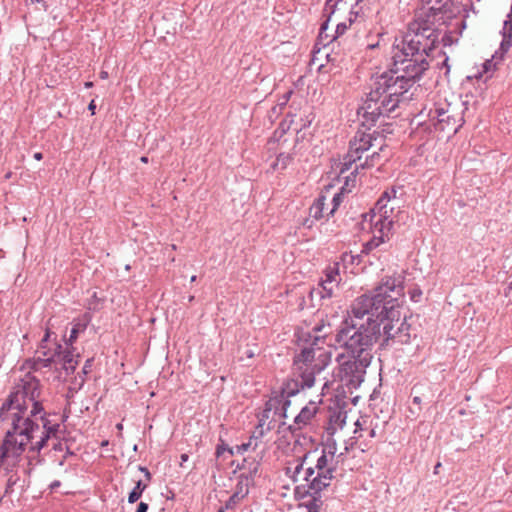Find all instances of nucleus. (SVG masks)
Returning a JSON list of instances; mask_svg holds the SVG:
<instances>
[{"mask_svg": "<svg viewBox=\"0 0 512 512\" xmlns=\"http://www.w3.org/2000/svg\"><path fill=\"white\" fill-rule=\"evenodd\" d=\"M91 318L88 314H85L81 319H78L76 322L73 323L70 336L66 340V346L70 347L73 345V343L77 340L78 335L80 333H83L90 322Z\"/></svg>", "mask_w": 512, "mask_h": 512, "instance_id": "aec40b11", "label": "nucleus"}, {"mask_svg": "<svg viewBox=\"0 0 512 512\" xmlns=\"http://www.w3.org/2000/svg\"><path fill=\"white\" fill-rule=\"evenodd\" d=\"M377 232H374V237L366 244L365 249L366 250H372L376 247H378L381 243L385 241V237L388 238L389 235H382V233H379L380 235H376Z\"/></svg>", "mask_w": 512, "mask_h": 512, "instance_id": "c85d7f7f", "label": "nucleus"}, {"mask_svg": "<svg viewBox=\"0 0 512 512\" xmlns=\"http://www.w3.org/2000/svg\"><path fill=\"white\" fill-rule=\"evenodd\" d=\"M310 457V452H306L304 455L296 457L295 459L289 461L285 468V475L290 478L293 483H299L296 486V491L298 493H303L304 495L310 496V489H308V481L305 478V472L307 460Z\"/></svg>", "mask_w": 512, "mask_h": 512, "instance_id": "dca6fc26", "label": "nucleus"}, {"mask_svg": "<svg viewBox=\"0 0 512 512\" xmlns=\"http://www.w3.org/2000/svg\"><path fill=\"white\" fill-rule=\"evenodd\" d=\"M357 318L352 309L335 334V343L348 354H371L373 345L381 336L380 323L372 315Z\"/></svg>", "mask_w": 512, "mask_h": 512, "instance_id": "423d86ee", "label": "nucleus"}, {"mask_svg": "<svg viewBox=\"0 0 512 512\" xmlns=\"http://www.w3.org/2000/svg\"><path fill=\"white\" fill-rule=\"evenodd\" d=\"M375 132L369 133L366 130L359 129L349 142V150L343 159V166L349 169L352 164L361 160L362 154L373 146V141L377 138Z\"/></svg>", "mask_w": 512, "mask_h": 512, "instance_id": "ddd939ff", "label": "nucleus"}, {"mask_svg": "<svg viewBox=\"0 0 512 512\" xmlns=\"http://www.w3.org/2000/svg\"><path fill=\"white\" fill-rule=\"evenodd\" d=\"M380 158V152L375 151L371 155L367 156L364 162L360 163L359 165H356V169H358L359 167H361L362 169L374 167L380 162Z\"/></svg>", "mask_w": 512, "mask_h": 512, "instance_id": "bb28decb", "label": "nucleus"}, {"mask_svg": "<svg viewBox=\"0 0 512 512\" xmlns=\"http://www.w3.org/2000/svg\"><path fill=\"white\" fill-rule=\"evenodd\" d=\"M34 159L40 161L43 159V154L41 152H36L34 155H33Z\"/></svg>", "mask_w": 512, "mask_h": 512, "instance_id": "5fc2aeb1", "label": "nucleus"}, {"mask_svg": "<svg viewBox=\"0 0 512 512\" xmlns=\"http://www.w3.org/2000/svg\"><path fill=\"white\" fill-rule=\"evenodd\" d=\"M355 429L353 431V436H351L345 442V452H349L355 448L360 449L361 451H366L369 448V442L361 441L364 437L362 431H368L369 438L376 437V424H373V420H371L368 416H361L358 418L354 424Z\"/></svg>", "mask_w": 512, "mask_h": 512, "instance_id": "2eb2a0df", "label": "nucleus"}, {"mask_svg": "<svg viewBox=\"0 0 512 512\" xmlns=\"http://www.w3.org/2000/svg\"><path fill=\"white\" fill-rule=\"evenodd\" d=\"M148 510V504L144 502H140L138 504L136 512H147Z\"/></svg>", "mask_w": 512, "mask_h": 512, "instance_id": "49530a36", "label": "nucleus"}, {"mask_svg": "<svg viewBox=\"0 0 512 512\" xmlns=\"http://www.w3.org/2000/svg\"><path fill=\"white\" fill-rule=\"evenodd\" d=\"M61 485V482L58 481V480H55L53 481L51 484H50V488L51 490H55L56 488H58L59 486Z\"/></svg>", "mask_w": 512, "mask_h": 512, "instance_id": "3c124183", "label": "nucleus"}, {"mask_svg": "<svg viewBox=\"0 0 512 512\" xmlns=\"http://www.w3.org/2000/svg\"><path fill=\"white\" fill-rule=\"evenodd\" d=\"M407 61L393 59V68L380 75L372 76L369 83V92L358 108V115L363 118L362 125L374 126L380 117L388 116L407 99L405 94L412 87L416 79L422 75H414L404 67Z\"/></svg>", "mask_w": 512, "mask_h": 512, "instance_id": "20e7f679", "label": "nucleus"}, {"mask_svg": "<svg viewBox=\"0 0 512 512\" xmlns=\"http://www.w3.org/2000/svg\"><path fill=\"white\" fill-rule=\"evenodd\" d=\"M42 389L39 379L30 372L16 382L8 399L0 408V423L6 424L1 456L6 455L8 462L21 452L23 441L30 439V434L37 429V423L31 417L44 413Z\"/></svg>", "mask_w": 512, "mask_h": 512, "instance_id": "f03ea898", "label": "nucleus"}, {"mask_svg": "<svg viewBox=\"0 0 512 512\" xmlns=\"http://www.w3.org/2000/svg\"><path fill=\"white\" fill-rule=\"evenodd\" d=\"M444 6L422 8L415 14L407 31L396 39L392 59L407 61L404 67L414 75H422L429 67L428 57L439 38V26L445 23Z\"/></svg>", "mask_w": 512, "mask_h": 512, "instance_id": "7ed1b4c3", "label": "nucleus"}, {"mask_svg": "<svg viewBox=\"0 0 512 512\" xmlns=\"http://www.w3.org/2000/svg\"><path fill=\"white\" fill-rule=\"evenodd\" d=\"M235 492H242V493H244V497H245L248 494L247 484L243 485V482L239 481L236 486Z\"/></svg>", "mask_w": 512, "mask_h": 512, "instance_id": "ea45409f", "label": "nucleus"}, {"mask_svg": "<svg viewBox=\"0 0 512 512\" xmlns=\"http://www.w3.org/2000/svg\"><path fill=\"white\" fill-rule=\"evenodd\" d=\"M404 295L401 281L395 277H385L370 294L357 297L352 303V312L357 318L372 315L383 324L385 340L397 338L401 343L410 339V325L400 319L398 299Z\"/></svg>", "mask_w": 512, "mask_h": 512, "instance_id": "39448f33", "label": "nucleus"}, {"mask_svg": "<svg viewBox=\"0 0 512 512\" xmlns=\"http://www.w3.org/2000/svg\"><path fill=\"white\" fill-rule=\"evenodd\" d=\"M116 428H117L118 430H122L123 426H122V424H121V423H118V424L116 425Z\"/></svg>", "mask_w": 512, "mask_h": 512, "instance_id": "680f3d73", "label": "nucleus"}, {"mask_svg": "<svg viewBox=\"0 0 512 512\" xmlns=\"http://www.w3.org/2000/svg\"><path fill=\"white\" fill-rule=\"evenodd\" d=\"M503 35L512 38V18L504 22Z\"/></svg>", "mask_w": 512, "mask_h": 512, "instance_id": "e433bc0d", "label": "nucleus"}, {"mask_svg": "<svg viewBox=\"0 0 512 512\" xmlns=\"http://www.w3.org/2000/svg\"><path fill=\"white\" fill-rule=\"evenodd\" d=\"M234 448V453H237V454H243L244 452H246L247 450L250 449V447L247 445V443H242L241 445H236Z\"/></svg>", "mask_w": 512, "mask_h": 512, "instance_id": "58836bf2", "label": "nucleus"}, {"mask_svg": "<svg viewBox=\"0 0 512 512\" xmlns=\"http://www.w3.org/2000/svg\"><path fill=\"white\" fill-rule=\"evenodd\" d=\"M139 470L144 473L145 478H146V482H150V480H151V473L149 472V470L146 467H143V466H139Z\"/></svg>", "mask_w": 512, "mask_h": 512, "instance_id": "a18cd8bd", "label": "nucleus"}, {"mask_svg": "<svg viewBox=\"0 0 512 512\" xmlns=\"http://www.w3.org/2000/svg\"><path fill=\"white\" fill-rule=\"evenodd\" d=\"M346 29H347V25L345 22L338 23L336 26L335 36L333 37L331 42L340 44L341 43L340 38L342 37V35L346 31Z\"/></svg>", "mask_w": 512, "mask_h": 512, "instance_id": "c756f323", "label": "nucleus"}, {"mask_svg": "<svg viewBox=\"0 0 512 512\" xmlns=\"http://www.w3.org/2000/svg\"><path fill=\"white\" fill-rule=\"evenodd\" d=\"M332 461L328 457L326 450H322V454L317 459L315 465L306 467L305 478L309 483L308 489H310V496L312 497V506L309 507L308 512H316V508L322 504L320 494L330 485L334 477L335 466L332 464Z\"/></svg>", "mask_w": 512, "mask_h": 512, "instance_id": "0eeeda50", "label": "nucleus"}, {"mask_svg": "<svg viewBox=\"0 0 512 512\" xmlns=\"http://www.w3.org/2000/svg\"><path fill=\"white\" fill-rule=\"evenodd\" d=\"M325 29H326V24H323V25L321 26L320 36H322L323 30H325Z\"/></svg>", "mask_w": 512, "mask_h": 512, "instance_id": "052dcab7", "label": "nucleus"}, {"mask_svg": "<svg viewBox=\"0 0 512 512\" xmlns=\"http://www.w3.org/2000/svg\"><path fill=\"white\" fill-rule=\"evenodd\" d=\"M64 432L61 430V427L59 426L58 431L55 433V436H53V439L51 441V447L52 450L57 452L67 451L69 452V447L67 446L66 441H64Z\"/></svg>", "mask_w": 512, "mask_h": 512, "instance_id": "4be33fe9", "label": "nucleus"}, {"mask_svg": "<svg viewBox=\"0 0 512 512\" xmlns=\"http://www.w3.org/2000/svg\"><path fill=\"white\" fill-rule=\"evenodd\" d=\"M410 294H411V299L413 301H418V298L422 295V292L419 289H414L410 292Z\"/></svg>", "mask_w": 512, "mask_h": 512, "instance_id": "c03bdc74", "label": "nucleus"}, {"mask_svg": "<svg viewBox=\"0 0 512 512\" xmlns=\"http://www.w3.org/2000/svg\"><path fill=\"white\" fill-rule=\"evenodd\" d=\"M362 434L364 435V437L361 439V441H366V442H369V444H370V443H371V440H372L373 438H369V437H368V431H365V430H364V431H362Z\"/></svg>", "mask_w": 512, "mask_h": 512, "instance_id": "09e8293b", "label": "nucleus"}, {"mask_svg": "<svg viewBox=\"0 0 512 512\" xmlns=\"http://www.w3.org/2000/svg\"><path fill=\"white\" fill-rule=\"evenodd\" d=\"M141 161L143 163H147L148 162V158L146 156H143V157H141Z\"/></svg>", "mask_w": 512, "mask_h": 512, "instance_id": "bf43d9fd", "label": "nucleus"}, {"mask_svg": "<svg viewBox=\"0 0 512 512\" xmlns=\"http://www.w3.org/2000/svg\"><path fill=\"white\" fill-rule=\"evenodd\" d=\"M464 103H437L429 111V119L436 130L456 133L464 123Z\"/></svg>", "mask_w": 512, "mask_h": 512, "instance_id": "1a4fd4ad", "label": "nucleus"}, {"mask_svg": "<svg viewBox=\"0 0 512 512\" xmlns=\"http://www.w3.org/2000/svg\"><path fill=\"white\" fill-rule=\"evenodd\" d=\"M293 157L288 153H280L276 160L272 163L271 168L274 171H283L292 162Z\"/></svg>", "mask_w": 512, "mask_h": 512, "instance_id": "5701e85b", "label": "nucleus"}, {"mask_svg": "<svg viewBox=\"0 0 512 512\" xmlns=\"http://www.w3.org/2000/svg\"><path fill=\"white\" fill-rule=\"evenodd\" d=\"M338 5H343L344 8L350 6L348 19L350 26L364 24L367 27L381 23L382 0H327L326 2L328 7H337Z\"/></svg>", "mask_w": 512, "mask_h": 512, "instance_id": "6e6552de", "label": "nucleus"}, {"mask_svg": "<svg viewBox=\"0 0 512 512\" xmlns=\"http://www.w3.org/2000/svg\"><path fill=\"white\" fill-rule=\"evenodd\" d=\"M266 419L267 418L263 417V416L259 419V424L255 428V430L253 431V433L251 435L258 442H259L260 439H262L265 436V434L267 432H269L272 429V426H271L272 421H270L267 424V427L264 428Z\"/></svg>", "mask_w": 512, "mask_h": 512, "instance_id": "b1692460", "label": "nucleus"}, {"mask_svg": "<svg viewBox=\"0 0 512 512\" xmlns=\"http://www.w3.org/2000/svg\"><path fill=\"white\" fill-rule=\"evenodd\" d=\"M73 455V452L69 450V452L65 451V455L63 456L62 460L59 462V465H63L64 461L67 459L68 456Z\"/></svg>", "mask_w": 512, "mask_h": 512, "instance_id": "603ef678", "label": "nucleus"}, {"mask_svg": "<svg viewBox=\"0 0 512 512\" xmlns=\"http://www.w3.org/2000/svg\"><path fill=\"white\" fill-rule=\"evenodd\" d=\"M196 279H197V276H196V275H193V276L191 277L190 281H191V282H195V281H196Z\"/></svg>", "mask_w": 512, "mask_h": 512, "instance_id": "0e129e2a", "label": "nucleus"}, {"mask_svg": "<svg viewBox=\"0 0 512 512\" xmlns=\"http://www.w3.org/2000/svg\"><path fill=\"white\" fill-rule=\"evenodd\" d=\"M188 459H189L188 454L183 453V454L181 455V463H180V466H183L184 462L188 461Z\"/></svg>", "mask_w": 512, "mask_h": 512, "instance_id": "864d4df0", "label": "nucleus"}, {"mask_svg": "<svg viewBox=\"0 0 512 512\" xmlns=\"http://www.w3.org/2000/svg\"><path fill=\"white\" fill-rule=\"evenodd\" d=\"M330 324H317L311 331H300L297 334L299 352L294 355L291 378L281 386L280 391L272 393L266 402L263 417L269 418L273 411L279 418L287 417L291 405L290 398L301 390L311 388L316 376L330 363L331 353L325 349L326 339L331 335Z\"/></svg>", "mask_w": 512, "mask_h": 512, "instance_id": "f257e3e1", "label": "nucleus"}, {"mask_svg": "<svg viewBox=\"0 0 512 512\" xmlns=\"http://www.w3.org/2000/svg\"><path fill=\"white\" fill-rule=\"evenodd\" d=\"M396 192L394 188L386 190L372 208L373 232L382 233V235H389L391 232L394 224V207H388V203L396 197Z\"/></svg>", "mask_w": 512, "mask_h": 512, "instance_id": "9d476101", "label": "nucleus"}, {"mask_svg": "<svg viewBox=\"0 0 512 512\" xmlns=\"http://www.w3.org/2000/svg\"><path fill=\"white\" fill-rule=\"evenodd\" d=\"M79 354H74V348L72 346L62 350V354L59 359L63 362V369L67 374L73 373L78 365Z\"/></svg>", "mask_w": 512, "mask_h": 512, "instance_id": "a211bd4d", "label": "nucleus"}, {"mask_svg": "<svg viewBox=\"0 0 512 512\" xmlns=\"http://www.w3.org/2000/svg\"><path fill=\"white\" fill-rule=\"evenodd\" d=\"M100 78H102V79H106V78H108V72H106V71H101V72H100Z\"/></svg>", "mask_w": 512, "mask_h": 512, "instance_id": "6e6d98bb", "label": "nucleus"}, {"mask_svg": "<svg viewBox=\"0 0 512 512\" xmlns=\"http://www.w3.org/2000/svg\"><path fill=\"white\" fill-rule=\"evenodd\" d=\"M246 443L253 451H255L259 445L258 441H256L252 436H250L249 440Z\"/></svg>", "mask_w": 512, "mask_h": 512, "instance_id": "79ce46f5", "label": "nucleus"}, {"mask_svg": "<svg viewBox=\"0 0 512 512\" xmlns=\"http://www.w3.org/2000/svg\"><path fill=\"white\" fill-rule=\"evenodd\" d=\"M149 482H143L142 480H138L136 482L135 487L129 493L128 502L135 503L141 497L143 491L147 488Z\"/></svg>", "mask_w": 512, "mask_h": 512, "instance_id": "393cba45", "label": "nucleus"}, {"mask_svg": "<svg viewBox=\"0 0 512 512\" xmlns=\"http://www.w3.org/2000/svg\"><path fill=\"white\" fill-rule=\"evenodd\" d=\"M347 414L340 409H335L329 414V423L327 432L333 435L338 429L342 428L346 423Z\"/></svg>", "mask_w": 512, "mask_h": 512, "instance_id": "6ab92c4d", "label": "nucleus"}, {"mask_svg": "<svg viewBox=\"0 0 512 512\" xmlns=\"http://www.w3.org/2000/svg\"><path fill=\"white\" fill-rule=\"evenodd\" d=\"M247 356H248V357H253V356H254V353H253L252 351H248V352H247Z\"/></svg>", "mask_w": 512, "mask_h": 512, "instance_id": "69168bd1", "label": "nucleus"}, {"mask_svg": "<svg viewBox=\"0 0 512 512\" xmlns=\"http://www.w3.org/2000/svg\"><path fill=\"white\" fill-rule=\"evenodd\" d=\"M225 451L229 452L230 455H234V448L228 447L224 442H221L216 447V456L220 457Z\"/></svg>", "mask_w": 512, "mask_h": 512, "instance_id": "2f4dec72", "label": "nucleus"}, {"mask_svg": "<svg viewBox=\"0 0 512 512\" xmlns=\"http://www.w3.org/2000/svg\"><path fill=\"white\" fill-rule=\"evenodd\" d=\"M346 357L340 355L337 357L339 363V376L342 381L355 383L361 380L365 369L370 365L372 354H349Z\"/></svg>", "mask_w": 512, "mask_h": 512, "instance_id": "9b49d317", "label": "nucleus"}, {"mask_svg": "<svg viewBox=\"0 0 512 512\" xmlns=\"http://www.w3.org/2000/svg\"><path fill=\"white\" fill-rule=\"evenodd\" d=\"M326 196L320 195L309 208V215L318 220L324 217Z\"/></svg>", "mask_w": 512, "mask_h": 512, "instance_id": "412c9836", "label": "nucleus"}, {"mask_svg": "<svg viewBox=\"0 0 512 512\" xmlns=\"http://www.w3.org/2000/svg\"><path fill=\"white\" fill-rule=\"evenodd\" d=\"M32 2L42 3L44 6V9H47V5L45 4L44 0H32Z\"/></svg>", "mask_w": 512, "mask_h": 512, "instance_id": "4d7b16f0", "label": "nucleus"}, {"mask_svg": "<svg viewBox=\"0 0 512 512\" xmlns=\"http://www.w3.org/2000/svg\"><path fill=\"white\" fill-rule=\"evenodd\" d=\"M50 330L47 328L44 337L41 339L34 357L27 361L33 370L50 367L56 358L62 354V345L58 343H49Z\"/></svg>", "mask_w": 512, "mask_h": 512, "instance_id": "f8f14e48", "label": "nucleus"}, {"mask_svg": "<svg viewBox=\"0 0 512 512\" xmlns=\"http://www.w3.org/2000/svg\"><path fill=\"white\" fill-rule=\"evenodd\" d=\"M494 66H495V64L493 63V60H487L483 64L484 72L485 73L489 72L492 68H494Z\"/></svg>", "mask_w": 512, "mask_h": 512, "instance_id": "37998d69", "label": "nucleus"}, {"mask_svg": "<svg viewBox=\"0 0 512 512\" xmlns=\"http://www.w3.org/2000/svg\"><path fill=\"white\" fill-rule=\"evenodd\" d=\"M92 85H93V83H92V82H86V83H85V86H86L87 88L92 87Z\"/></svg>", "mask_w": 512, "mask_h": 512, "instance_id": "e2e57ef3", "label": "nucleus"}, {"mask_svg": "<svg viewBox=\"0 0 512 512\" xmlns=\"http://www.w3.org/2000/svg\"><path fill=\"white\" fill-rule=\"evenodd\" d=\"M378 45H379V42H377L376 44L369 43V44H368V47H369V48H374V47H376V46H378Z\"/></svg>", "mask_w": 512, "mask_h": 512, "instance_id": "13d9d810", "label": "nucleus"}, {"mask_svg": "<svg viewBox=\"0 0 512 512\" xmlns=\"http://www.w3.org/2000/svg\"><path fill=\"white\" fill-rule=\"evenodd\" d=\"M92 362H93V359H87L83 368H82V372L83 374H88L90 371H91V367H92Z\"/></svg>", "mask_w": 512, "mask_h": 512, "instance_id": "a19ab883", "label": "nucleus"}, {"mask_svg": "<svg viewBox=\"0 0 512 512\" xmlns=\"http://www.w3.org/2000/svg\"><path fill=\"white\" fill-rule=\"evenodd\" d=\"M342 200H343V193L342 192L336 193L333 196V198L331 200L332 208L330 209L329 213L327 214L328 216L329 215H333V213L336 211V209L338 208V206L340 205Z\"/></svg>", "mask_w": 512, "mask_h": 512, "instance_id": "7c9ffc66", "label": "nucleus"}, {"mask_svg": "<svg viewBox=\"0 0 512 512\" xmlns=\"http://www.w3.org/2000/svg\"><path fill=\"white\" fill-rule=\"evenodd\" d=\"M108 445V440H104L102 443H101V446H107Z\"/></svg>", "mask_w": 512, "mask_h": 512, "instance_id": "338daca9", "label": "nucleus"}, {"mask_svg": "<svg viewBox=\"0 0 512 512\" xmlns=\"http://www.w3.org/2000/svg\"><path fill=\"white\" fill-rule=\"evenodd\" d=\"M17 481H18V477L16 476V474H11L7 480V486H6L5 493H9L12 486L15 485Z\"/></svg>", "mask_w": 512, "mask_h": 512, "instance_id": "4c0bfd02", "label": "nucleus"}, {"mask_svg": "<svg viewBox=\"0 0 512 512\" xmlns=\"http://www.w3.org/2000/svg\"><path fill=\"white\" fill-rule=\"evenodd\" d=\"M244 498V493L234 492L229 499L226 501L223 507L226 512H233L240 500Z\"/></svg>", "mask_w": 512, "mask_h": 512, "instance_id": "a878e982", "label": "nucleus"}, {"mask_svg": "<svg viewBox=\"0 0 512 512\" xmlns=\"http://www.w3.org/2000/svg\"><path fill=\"white\" fill-rule=\"evenodd\" d=\"M417 393V395L413 396V403L417 406H420L421 402H422V398L421 396L419 395L420 394V391H419V386L418 385H415L413 388H412V393ZM421 410V407H418V411Z\"/></svg>", "mask_w": 512, "mask_h": 512, "instance_id": "c9c22d12", "label": "nucleus"}, {"mask_svg": "<svg viewBox=\"0 0 512 512\" xmlns=\"http://www.w3.org/2000/svg\"><path fill=\"white\" fill-rule=\"evenodd\" d=\"M321 403V398L318 401H309V403L304 406L299 414L294 418V428L302 429L303 427L311 424L312 419L315 417L319 410L318 405Z\"/></svg>", "mask_w": 512, "mask_h": 512, "instance_id": "f3484780", "label": "nucleus"}, {"mask_svg": "<svg viewBox=\"0 0 512 512\" xmlns=\"http://www.w3.org/2000/svg\"><path fill=\"white\" fill-rule=\"evenodd\" d=\"M375 33L377 36H383L385 34L383 27L380 25L379 28H374Z\"/></svg>", "mask_w": 512, "mask_h": 512, "instance_id": "de8ad7c7", "label": "nucleus"}, {"mask_svg": "<svg viewBox=\"0 0 512 512\" xmlns=\"http://www.w3.org/2000/svg\"><path fill=\"white\" fill-rule=\"evenodd\" d=\"M511 46H512V38L503 35V40L500 44V51H501L500 57H502L503 54H505L510 49Z\"/></svg>", "mask_w": 512, "mask_h": 512, "instance_id": "473e14b6", "label": "nucleus"}, {"mask_svg": "<svg viewBox=\"0 0 512 512\" xmlns=\"http://www.w3.org/2000/svg\"><path fill=\"white\" fill-rule=\"evenodd\" d=\"M323 450H326L327 455L330 458V460H333L336 450H337L336 443L333 442V443L327 444Z\"/></svg>", "mask_w": 512, "mask_h": 512, "instance_id": "f704fd0d", "label": "nucleus"}, {"mask_svg": "<svg viewBox=\"0 0 512 512\" xmlns=\"http://www.w3.org/2000/svg\"><path fill=\"white\" fill-rule=\"evenodd\" d=\"M447 61H448V58H446V59L444 60V66H447Z\"/></svg>", "mask_w": 512, "mask_h": 512, "instance_id": "774afa93", "label": "nucleus"}, {"mask_svg": "<svg viewBox=\"0 0 512 512\" xmlns=\"http://www.w3.org/2000/svg\"><path fill=\"white\" fill-rule=\"evenodd\" d=\"M88 109L91 111L92 114H95L96 105H95V101L94 100H92L89 103Z\"/></svg>", "mask_w": 512, "mask_h": 512, "instance_id": "8fccbe9b", "label": "nucleus"}, {"mask_svg": "<svg viewBox=\"0 0 512 512\" xmlns=\"http://www.w3.org/2000/svg\"><path fill=\"white\" fill-rule=\"evenodd\" d=\"M377 232H374V237L366 244L365 249L366 250H372L376 247H378L381 243L385 241V237L388 238L389 235H382V233H379L380 235H376Z\"/></svg>", "mask_w": 512, "mask_h": 512, "instance_id": "cd10ccee", "label": "nucleus"}, {"mask_svg": "<svg viewBox=\"0 0 512 512\" xmlns=\"http://www.w3.org/2000/svg\"><path fill=\"white\" fill-rule=\"evenodd\" d=\"M354 259H355V256L352 255L351 253H348V252H345L341 255L340 257V263H341V268L345 269V264L346 263H353L354 262Z\"/></svg>", "mask_w": 512, "mask_h": 512, "instance_id": "72a5a7b5", "label": "nucleus"}, {"mask_svg": "<svg viewBox=\"0 0 512 512\" xmlns=\"http://www.w3.org/2000/svg\"><path fill=\"white\" fill-rule=\"evenodd\" d=\"M341 282V263H330L325 268L323 277L319 282V287L317 289L318 294L322 299L337 297L339 295Z\"/></svg>", "mask_w": 512, "mask_h": 512, "instance_id": "4468645a", "label": "nucleus"}]
</instances>
